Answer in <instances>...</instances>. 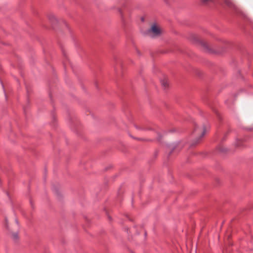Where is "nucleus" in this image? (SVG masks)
<instances>
[{"label":"nucleus","mask_w":253,"mask_h":253,"mask_svg":"<svg viewBox=\"0 0 253 253\" xmlns=\"http://www.w3.org/2000/svg\"><path fill=\"white\" fill-rule=\"evenodd\" d=\"M209 129V126H203L202 127H199L196 125L195 126L194 133L199 136L197 143L200 141L202 137L204 136L207 130Z\"/></svg>","instance_id":"f257e3e1"},{"label":"nucleus","mask_w":253,"mask_h":253,"mask_svg":"<svg viewBox=\"0 0 253 253\" xmlns=\"http://www.w3.org/2000/svg\"><path fill=\"white\" fill-rule=\"evenodd\" d=\"M149 34L153 37H157L160 36L162 33V29L156 23H154L152 25L151 28L148 31Z\"/></svg>","instance_id":"f03ea898"},{"label":"nucleus","mask_w":253,"mask_h":253,"mask_svg":"<svg viewBox=\"0 0 253 253\" xmlns=\"http://www.w3.org/2000/svg\"><path fill=\"white\" fill-rule=\"evenodd\" d=\"M161 83L162 85L166 88L169 86V82L167 77H164L163 79H161Z\"/></svg>","instance_id":"7ed1b4c3"},{"label":"nucleus","mask_w":253,"mask_h":253,"mask_svg":"<svg viewBox=\"0 0 253 253\" xmlns=\"http://www.w3.org/2000/svg\"><path fill=\"white\" fill-rule=\"evenodd\" d=\"M201 1L203 4H207L210 2H211L212 0H201Z\"/></svg>","instance_id":"20e7f679"},{"label":"nucleus","mask_w":253,"mask_h":253,"mask_svg":"<svg viewBox=\"0 0 253 253\" xmlns=\"http://www.w3.org/2000/svg\"><path fill=\"white\" fill-rule=\"evenodd\" d=\"M224 2L228 6H231L232 2L230 0H224Z\"/></svg>","instance_id":"39448f33"},{"label":"nucleus","mask_w":253,"mask_h":253,"mask_svg":"<svg viewBox=\"0 0 253 253\" xmlns=\"http://www.w3.org/2000/svg\"><path fill=\"white\" fill-rule=\"evenodd\" d=\"M17 237V235H14V238H16Z\"/></svg>","instance_id":"423d86ee"}]
</instances>
